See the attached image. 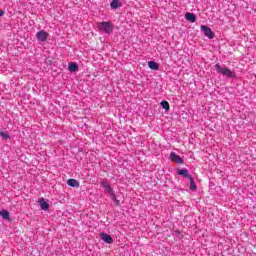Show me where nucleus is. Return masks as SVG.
Returning a JSON list of instances; mask_svg holds the SVG:
<instances>
[{
  "instance_id": "obj_19",
  "label": "nucleus",
  "mask_w": 256,
  "mask_h": 256,
  "mask_svg": "<svg viewBox=\"0 0 256 256\" xmlns=\"http://www.w3.org/2000/svg\"><path fill=\"white\" fill-rule=\"evenodd\" d=\"M3 15H5V11L0 10V17H3Z\"/></svg>"
},
{
  "instance_id": "obj_18",
  "label": "nucleus",
  "mask_w": 256,
  "mask_h": 256,
  "mask_svg": "<svg viewBox=\"0 0 256 256\" xmlns=\"http://www.w3.org/2000/svg\"><path fill=\"white\" fill-rule=\"evenodd\" d=\"M0 135L3 137V139H10V136L7 132H0Z\"/></svg>"
},
{
  "instance_id": "obj_15",
  "label": "nucleus",
  "mask_w": 256,
  "mask_h": 256,
  "mask_svg": "<svg viewBox=\"0 0 256 256\" xmlns=\"http://www.w3.org/2000/svg\"><path fill=\"white\" fill-rule=\"evenodd\" d=\"M67 185H69V187H79V181L76 179H69Z\"/></svg>"
},
{
  "instance_id": "obj_12",
  "label": "nucleus",
  "mask_w": 256,
  "mask_h": 256,
  "mask_svg": "<svg viewBox=\"0 0 256 256\" xmlns=\"http://www.w3.org/2000/svg\"><path fill=\"white\" fill-rule=\"evenodd\" d=\"M0 217L6 219V221H11L9 211H7V210L0 211Z\"/></svg>"
},
{
  "instance_id": "obj_5",
  "label": "nucleus",
  "mask_w": 256,
  "mask_h": 256,
  "mask_svg": "<svg viewBox=\"0 0 256 256\" xmlns=\"http://www.w3.org/2000/svg\"><path fill=\"white\" fill-rule=\"evenodd\" d=\"M201 31H203L205 37H208V39H213L215 37V32L209 28V26L202 25L200 26Z\"/></svg>"
},
{
  "instance_id": "obj_11",
  "label": "nucleus",
  "mask_w": 256,
  "mask_h": 256,
  "mask_svg": "<svg viewBox=\"0 0 256 256\" xmlns=\"http://www.w3.org/2000/svg\"><path fill=\"white\" fill-rule=\"evenodd\" d=\"M148 67L152 69L153 71H159V64L155 61H149L148 62Z\"/></svg>"
},
{
  "instance_id": "obj_10",
  "label": "nucleus",
  "mask_w": 256,
  "mask_h": 256,
  "mask_svg": "<svg viewBox=\"0 0 256 256\" xmlns=\"http://www.w3.org/2000/svg\"><path fill=\"white\" fill-rule=\"evenodd\" d=\"M38 203L43 211H47V209H49V203L45 201V198H41Z\"/></svg>"
},
{
  "instance_id": "obj_1",
  "label": "nucleus",
  "mask_w": 256,
  "mask_h": 256,
  "mask_svg": "<svg viewBox=\"0 0 256 256\" xmlns=\"http://www.w3.org/2000/svg\"><path fill=\"white\" fill-rule=\"evenodd\" d=\"M214 67L219 75H223L224 77H228L229 79H235V77H237L234 71L225 66H222L219 63H217Z\"/></svg>"
},
{
  "instance_id": "obj_7",
  "label": "nucleus",
  "mask_w": 256,
  "mask_h": 256,
  "mask_svg": "<svg viewBox=\"0 0 256 256\" xmlns=\"http://www.w3.org/2000/svg\"><path fill=\"white\" fill-rule=\"evenodd\" d=\"M101 239L104 241V243H107L108 245L113 244V237L107 233H102L101 234Z\"/></svg>"
},
{
  "instance_id": "obj_2",
  "label": "nucleus",
  "mask_w": 256,
  "mask_h": 256,
  "mask_svg": "<svg viewBox=\"0 0 256 256\" xmlns=\"http://www.w3.org/2000/svg\"><path fill=\"white\" fill-rule=\"evenodd\" d=\"M97 27L100 31H103V33H106L107 35H111L113 33V23L110 21H102L97 23Z\"/></svg>"
},
{
  "instance_id": "obj_9",
  "label": "nucleus",
  "mask_w": 256,
  "mask_h": 256,
  "mask_svg": "<svg viewBox=\"0 0 256 256\" xmlns=\"http://www.w3.org/2000/svg\"><path fill=\"white\" fill-rule=\"evenodd\" d=\"M185 19H187V21L190 23H195V21H197V16L191 12H188L185 14Z\"/></svg>"
},
{
  "instance_id": "obj_14",
  "label": "nucleus",
  "mask_w": 256,
  "mask_h": 256,
  "mask_svg": "<svg viewBox=\"0 0 256 256\" xmlns=\"http://www.w3.org/2000/svg\"><path fill=\"white\" fill-rule=\"evenodd\" d=\"M189 181H190V190L191 191H196L197 190V185L195 184V179L193 176H189Z\"/></svg>"
},
{
  "instance_id": "obj_6",
  "label": "nucleus",
  "mask_w": 256,
  "mask_h": 256,
  "mask_svg": "<svg viewBox=\"0 0 256 256\" xmlns=\"http://www.w3.org/2000/svg\"><path fill=\"white\" fill-rule=\"evenodd\" d=\"M170 160L173 161V163H177L178 165H183L184 160L181 158V156L177 155L175 152L170 153Z\"/></svg>"
},
{
  "instance_id": "obj_3",
  "label": "nucleus",
  "mask_w": 256,
  "mask_h": 256,
  "mask_svg": "<svg viewBox=\"0 0 256 256\" xmlns=\"http://www.w3.org/2000/svg\"><path fill=\"white\" fill-rule=\"evenodd\" d=\"M101 187H104L105 189V193H108V195H110L111 199L113 201H115L116 197H115V192L113 191V188H111V184H109L108 180H103L100 183Z\"/></svg>"
},
{
  "instance_id": "obj_8",
  "label": "nucleus",
  "mask_w": 256,
  "mask_h": 256,
  "mask_svg": "<svg viewBox=\"0 0 256 256\" xmlns=\"http://www.w3.org/2000/svg\"><path fill=\"white\" fill-rule=\"evenodd\" d=\"M68 70L70 73H75L76 71H79V65H77L75 62H70L68 64Z\"/></svg>"
},
{
  "instance_id": "obj_13",
  "label": "nucleus",
  "mask_w": 256,
  "mask_h": 256,
  "mask_svg": "<svg viewBox=\"0 0 256 256\" xmlns=\"http://www.w3.org/2000/svg\"><path fill=\"white\" fill-rule=\"evenodd\" d=\"M178 175H182L183 177H186V179H189V177H192L191 175H189V170L188 169L178 170Z\"/></svg>"
},
{
  "instance_id": "obj_4",
  "label": "nucleus",
  "mask_w": 256,
  "mask_h": 256,
  "mask_svg": "<svg viewBox=\"0 0 256 256\" xmlns=\"http://www.w3.org/2000/svg\"><path fill=\"white\" fill-rule=\"evenodd\" d=\"M36 39L39 41V43H45V41L49 39V33H47L45 30H40L36 33Z\"/></svg>"
},
{
  "instance_id": "obj_16",
  "label": "nucleus",
  "mask_w": 256,
  "mask_h": 256,
  "mask_svg": "<svg viewBox=\"0 0 256 256\" xmlns=\"http://www.w3.org/2000/svg\"><path fill=\"white\" fill-rule=\"evenodd\" d=\"M110 7L111 9H119V7H121V3L119 2V0H112V2L110 3Z\"/></svg>"
},
{
  "instance_id": "obj_17",
  "label": "nucleus",
  "mask_w": 256,
  "mask_h": 256,
  "mask_svg": "<svg viewBox=\"0 0 256 256\" xmlns=\"http://www.w3.org/2000/svg\"><path fill=\"white\" fill-rule=\"evenodd\" d=\"M160 105H161V107H162L163 109H165L166 111H169V109H170L169 102H167V101H162V102L160 103Z\"/></svg>"
}]
</instances>
